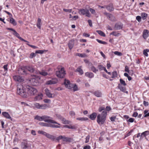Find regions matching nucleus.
<instances>
[{
    "instance_id": "obj_60",
    "label": "nucleus",
    "mask_w": 149,
    "mask_h": 149,
    "mask_svg": "<svg viewBox=\"0 0 149 149\" xmlns=\"http://www.w3.org/2000/svg\"><path fill=\"white\" fill-rule=\"evenodd\" d=\"M63 10L65 12H68L69 13L71 12L72 11V9H63Z\"/></svg>"
},
{
    "instance_id": "obj_5",
    "label": "nucleus",
    "mask_w": 149,
    "mask_h": 149,
    "mask_svg": "<svg viewBox=\"0 0 149 149\" xmlns=\"http://www.w3.org/2000/svg\"><path fill=\"white\" fill-rule=\"evenodd\" d=\"M42 120H44L45 122L51 123L53 124H56L59 125H60V124L57 123L55 121L50 119L51 118L49 116H42Z\"/></svg>"
},
{
    "instance_id": "obj_7",
    "label": "nucleus",
    "mask_w": 149,
    "mask_h": 149,
    "mask_svg": "<svg viewBox=\"0 0 149 149\" xmlns=\"http://www.w3.org/2000/svg\"><path fill=\"white\" fill-rule=\"evenodd\" d=\"M66 73L64 68H61L60 70L57 71L56 74L57 76L60 78H63L65 76Z\"/></svg>"
},
{
    "instance_id": "obj_52",
    "label": "nucleus",
    "mask_w": 149,
    "mask_h": 149,
    "mask_svg": "<svg viewBox=\"0 0 149 149\" xmlns=\"http://www.w3.org/2000/svg\"><path fill=\"white\" fill-rule=\"evenodd\" d=\"M72 88H73V90L74 91H77L78 90V87L75 84L74 85V84H73V86Z\"/></svg>"
},
{
    "instance_id": "obj_34",
    "label": "nucleus",
    "mask_w": 149,
    "mask_h": 149,
    "mask_svg": "<svg viewBox=\"0 0 149 149\" xmlns=\"http://www.w3.org/2000/svg\"><path fill=\"white\" fill-rule=\"evenodd\" d=\"M141 15L142 19L143 20H145L147 18L148 16V14L145 13H141Z\"/></svg>"
},
{
    "instance_id": "obj_29",
    "label": "nucleus",
    "mask_w": 149,
    "mask_h": 149,
    "mask_svg": "<svg viewBox=\"0 0 149 149\" xmlns=\"http://www.w3.org/2000/svg\"><path fill=\"white\" fill-rule=\"evenodd\" d=\"M149 134V131H146L141 134V136L142 138L146 137Z\"/></svg>"
},
{
    "instance_id": "obj_6",
    "label": "nucleus",
    "mask_w": 149,
    "mask_h": 149,
    "mask_svg": "<svg viewBox=\"0 0 149 149\" xmlns=\"http://www.w3.org/2000/svg\"><path fill=\"white\" fill-rule=\"evenodd\" d=\"M38 132L39 134L43 135L45 136L47 138L52 141H54L56 139L55 136L49 134L47 133L44 131L39 130L38 131Z\"/></svg>"
},
{
    "instance_id": "obj_9",
    "label": "nucleus",
    "mask_w": 149,
    "mask_h": 149,
    "mask_svg": "<svg viewBox=\"0 0 149 149\" xmlns=\"http://www.w3.org/2000/svg\"><path fill=\"white\" fill-rule=\"evenodd\" d=\"M39 124L41 126L45 127H50L52 128H59L60 127V126L54 124L52 125L50 124L47 123L43 122H40L39 123Z\"/></svg>"
},
{
    "instance_id": "obj_53",
    "label": "nucleus",
    "mask_w": 149,
    "mask_h": 149,
    "mask_svg": "<svg viewBox=\"0 0 149 149\" xmlns=\"http://www.w3.org/2000/svg\"><path fill=\"white\" fill-rule=\"evenodd\" d=\"M44 52V51L42 50H38L36 51V54H42Z\"/></svg>"
},
{
    "instance_id": "obj_25",
    "label": "nucleus",
    "mask_w": 149,
    "mask_h": 149,
    "mask_svg": "<svg viewBox=\"0 0 149 149\" xmlns=\"http://www.w3.org/2000/svg\"><path fill=\"white\" fill-rule=\"evenodd\" d=\"M97 116V113L95 112H94L90 115L89 118H90L91 120H94L96 118Z\"/></svg>"
},
{
    "instance_id": "obj_49",
    "label": "nucleus",
    "mask_w": 149,
    "mask_h": 149,
    "mask_svg": "<svg viewBox=\"0 0 149 149\" xmlns=\"http://www.w3.org/2000/svg\"><path fill=\"white\" fill-rule=\"evenodd\" d=\"M13 34L19 38V37H20L19 36V34L17 32H16L15 30L13 32Z\"/></svg>"
},
{
    "instance_id": "obj_61",
    "label": "nucleus",
    "mask_w": 149,
    "mask_h": 149,
    "mask_svg": "<svg viewBox=\"0 0 149 149\" xmlns=\"http://www.w3.org/2000/svg\"><path fill=\"white\" fill-rule=\"evenodd\" d=\"M8 65L7 64L3 66V68L4 69V71H7L8 70V69L7 68Z\"/></svg>"
},
{
    "instance_id": "obj_22",
    "label": "nucleus",
    "mask_w": 149,
    "mask_h": 149,
    "mask_svg": "<svg viewBox=\"0 0 149 149\" xmlns=\"http://www.w3.org/2000/svg\"><path fill=\"white\" fill-rule=\"evenodd\" d=\"M26 70H28L31 72H33L35 71V69L31 66H26Z\"/></svg>"
},
{
    "instance_id": "obj_13",
    "label": "nucleus",
    "mask_w": 149,
    "mask_h": 149,
    "mask_svg": "<svg viewBox=\"0 0 149 149\" xmlns=\"http://www.w3.org/2000/svg\"><path fill=\"white\" fill-rule=\"evenodd\" d=\"M19 74H27L26 70V66L19 68L18 70Z\"/></svg>"
},
{
    "instance_id": "obj_43",
    "label": "nucleus",
    "mask_w": 149,
    "mask_h": 149,
    "mask_svg": "<svg viewBox=\"0 0 149 149\" xmlns=\"http://www.w3.org/2000/svg\"><path fill=\"white\" fill-rule=\"evenodd\" d=\"M64 127H65L70 129H75V127L74 126L72 125H65L64 126Z\"/></svg>"
},
{
    "instance_id": "obj_46",
    "label": "nucleus",
    "mask_w": 149,
    "mask_h": 149,
    "mask_svg": "<svg viewBox=\"0 0 149 149\" xmlns=\"http://www.w3.org/2000/svg\"><path fill=\"white\" fill-rule=\"evenodd\" d=\"M120 83H121V84H122L124 86H125L126 85V84L125 82V81L123 80L122 79H120Z\"/></svg>"
},
{
    "instance_id": "obj_11",
    "label": "nucleus",
    "mask_w": 149,
    "mask_h": 149,
    "mask_svg": "<svg viewBox=\"0 0 149 149\" xmlns=\"http://www.w3.org/2000/svg\"><path fill=\"white\" fill-rule=\"evenodd\" d=\"M63 83L65 86L68 89L71 88L73 86V84H71L69 80L66 79H64Z\"/></svg>"
},
{
    "instance_id": "obj_35",
    "label": "nucleus",
    "mask_w": 149,
    "mask_h": 149,
    "mask_svg": "<svg viewBox=\"0 0 149 149\" xmlns=\"http://www.w3.org/2000/svg\"><path fill=\"white\" fill-rule=\"evenodd\" d=\"M99 34L102 36L105 37L106 36L105 34L102 31L100 30H97L96 31Z\"/></svg>"
},
{
    "instance_id": "obj_44",
    "label": "nucleus",
    "mask_w": 149,
    "mask_h": 149,
    "mask_svg": "<svg viewBox=\"0 0 149 149\" xmlns=\"http://www.w3.org/2000/svg\"><path fill=\"white\" fill-rule=\"evenodd\" d=\"M39 74L43 76H45L48 75V73L45 71H42L39 72Z\"/></svg>"
},
{
    "instance_id": "obj_50",
    "label": "nucleus",
    "mask_w": 149,
    "mask_h": 149,
    "mask_svg": "<svg viewBox=\"0 0 149 149\" xmlns=\"http://www.w3.org/2000/svg\"><path fill=\"white\" fill-rule=\"evenodd\" d=\"M117 74L116 71H114L112 72V78H113L117 76Z\"/></svg>"
},
{
    "instance_id": "obj_17",
    "label": "nucleus",
    "mask_w": 149,
    "mask_h": 149,
    "mask_svg": "<svg viewBox=\"0 0 149 149\" xmlns=\"http://www.w3.org/2000/svg\"><path fill=\"white\" fill-rule=\"evenodd\" d=\"M21 147L22 149H26L29 147L27 141L26 140H23L21 144Z\"/></svg>"
},
{
    "instance_id": "obj_21",
    "label": "nucleus",
    "mask_w": 149,
    "mask_h": 149,
    "mask_svg": "<svg viewBox=\"0 0 149 149\" xmlns=\"http://www.w3.org/2000/svg\"><path fill=\"white\" fill-rule=\"evenodd\" d=\"M74 44V40H70L68 43V45L69 48L70 49H71L73 47Z\"/></svg>"
},
{
    "instance_id": "obj_63",
    "label": "nucleus",
    "mask_w": 149,
    "mask_h": 149,
    "mask_svg": "<svg viewBox=\"0 0 149 149\" xmlns=\"http://www.w3.org/2000/svg\"><path fill=\"white\" fill-rule=\"evenodd\" d=\"M116 118V116H113L111 117L110 118V120L111 121H114L115 120Z\"/></svg>"
},
{
    "instance_id": "obj_16",
    "label": "nucleus",
    "mask_w": 149,
    "mask_h": 149,
    "mask_svg": "<svg viewBox=\"0 0 149 149\" xmlns=\"http://www.w3.org/2000/svg\"><path fill=\"white\" fill-rule=\"evenodd\" d=\"M104 14L106 15L107 17L111 21H114L115 20V17L111 14L108 13L107 12H104Z\"/></svg>"
},
{
    "instance_id": "obj_48",
    "label": "nucleus",
    "mask_w": 149,
    "mask_h": 149,
    "mask_svg": "<svg viewBox=\"0 0 149 149\" xmlns=\"http://www.w3.org/2000/svg\"><path fill=\"white\" fill-rule=\"evenodd\" d=\"M114 53L115 55L118 56H121L122 55V54L121 52L118 51H115L114 52Z\"/></svg>"
},
{
    "instance_id": "obj_51",
    "label": "nucleus",
    "mask_w": 149,
    "mask_h": 149,
    "mask_svg": "<svg viewBox=\"0 0 149 149\" xmlns=\"http://www.w3.org/2000/svg\"><path fill=\"white\" fill-rule=\"evenodd\" d=\"M89 10L91 12L92 14L95 15L96 13L95 10L92 8H90Z\"/></svg>"
},
{
    "instance_id": "obj_4",
    "label": "nucleus",
    "mask_w": 149,
    "mask_h": 149,
    "mask_svg": "<svg viewBox=\"0 0 149 149\" xmlns=\"http://www.w3.org/2000/svg\"><path fill=\"white\" fill-rule=\"evenodd\" d=\"M79 13L81 15H85L86 16L90 17L91 14L89 12V10L86 9H80L79 10Z\"/></svg>"
},
{
    "instance_id": "obj_45",
    "label": "nucleus",
    "mask_w": 149,
    "mask_h": 149,
    "mask_svg": "<svg viewBox=\"0 0 149 149\" xmlns=\"http://www.w3.org/2000/svg\"><path fill=\"white\" fill-rule=\"evenodd\" d=\"M96 40L97 41L99 42L100 43L103 44L104 45H106L107 44V42H105V41H103L101 40H100L98 39H97Z\"/></svg>"
},
{
    "instance_id": "obj_62",
    "label": "nucleus",
    "mask_w": 149,
    "mask_h": 149,
    "mask_svg": "<svg viewBox=\"0 0 149 149\" xmlns=\"http://www.w3.org/2000/svg\"><path fill=\"white\" fill-rule=\"evenodd\" d=\"M138 116V113L136 112H135L132 115L133 117H136Z\"/></svg>"
},
{
    "instance_id": "obj_42",
    "label": "nucleus",
    "mask_w": 149,
    "mask_h": 149,
    "mask_svg": "<svg viewBox=\"0 0 149 149\" xmlns=\"http://www.w3.org/2000/svg\"><path fill=\"white\" fill-rule=\"evenodd\" d=\"M148 110H145L144 111V113L145 115L144 116V117H146L149 116V112H148Z\"/></svg>"
},
{
    "instance_id": "obj_26",
    "label": "nucleus",
    "mask_w": 149,
    "mask_h": 149,
    "mask_svg": "<svg viewBox=\"0 0 149 149\" xmlns=\"http://www.w3.org/2000/svg\"><path fill=\"white\" fill-rule=\"evenodd\" d=\"M118 88L120 91L125 93L126 91V88L125 86H123L120 84H119L118 85Z\"/></svg>"
},
{
    "instance_id": "obj_2",
    "label": "nucleus",
    "mask_w": 149,
    "mask_h": 149,
    "mask_svg": "<svg viewBox=\"0 0 149 149\" xmlns=\"http://www.w3.org/2000/svg\"><path fill=\"white\" fill-rule=\"evenodd\" d=\"M107 112L106 111H104L101 114H99L97 116V122L100 125L104 124L106 119Z\"/></svg>"
},
{
    "instance_id": "obj_15",
    "label": "nucleus",
    "mask_w": 149,
    "mask_h": 149,
    "mask_svg": "<svg viewBox=\"0 0 149 149\" xmlns=\"http://www.w3.org/2000/svg\"><path fill=\"white\" fill-rule=\"evenodd\" d=\"M45 92L46 95L49 98H52L54 97L53 94L51 93V91L48 89L46 88L45 90Z\"/></svg>"
},
{
    "instance_id": "obj_1",
    "label": "nucleus",
    "mask_w": 149,
    "mask_h": 149,
    "mask_svg": "<svg viewBox=\"0 0 149 149\" xmlns=\"http://www.w3.org/2000/svg\"><path fill=\"white\" fill-rule=\"evenodd\" d=\"M17 93L23 97H28L26 86H23L21 84H18L17 88Z\"/></svg>"
},
{
    "instance_id": "obj_39",
    "label": "nucleus",
    "mask_w": 149,
    "mask_h": 149,
    "mask_svg": "<svg viewBox=\"0 0 149 149\" xmlns=\"http://www.w3.org/2000/svg\"><path fill=\"white\" fill-rule=\"evenodd\" d=\"M149 52V49H146L144 50L143 51V54L145 55L146 56H148V54L147 52Z\"/></svg>"
},
{
    "instance_id": "obj_12",
    "label": "nucleus",
    "mask_w": 149,
    "mask_h": 149,
    "mask_svg": "<svg viewBox=\"0 0 149 149\" xmlns=\"http://www.w3.org/2000/svg\"><path fill=\"white\" fill-rule=\"evenodd\" d=\"M58 81V80L57 79L53 78L51 80L46 81L45 84L46 85L54 84H56Z\"/></svg>"
},
{
    "instance_id": "obj_59",
    "label": "nucleus",
    "mask_w": 149,
    "mask_h": 149,
    "mask_svg": "<svg viewBox=\"0 0 149 149\" xmlns=\"http://www.w3.org/2000/svg\"><path fill=\"white\" fill-rule=\"evenodd\" d=\"M104 109L105 107H99L98 111L99 112H101L102 110H104Z\"/></svg>"
},
{
    "instance_id": "obj_41",
    "label": "nucleus",
    "mask_w": 149,
    "mask_h": 149,
    "mask_svg": "<svg viewBox=\"0 0 149 149\" xmlns=\"http://www.w3.org/2000/svg\"><path fill=\"white\" fill-rule=\"evenodd\" d=\"M110 34L116 36H118L120 35V34L116 31H113Z\"/></svg>"
},
{
    "instance_id": "obj_32",
    "label": "nucleus",
    "mask_w": 149,
    "mask_h": 149,
    "mask_svg": "<svg viewBox=\"0 0 149 149\" xmlns=\"http://www.w3.org/2000/svg\"><path fill=\"white\" fill-rule=\"evenodd\" d=\"M94 95L97 97H101L102 96V93L101 92L97 91L94 92Z\"/></svg>"
},
{
    "instance_id": "obj_40",
    "label": "nucleus",
    "mask_w": 149,
    "mask_h": 149,
    "mask_svg": "<svg viewBox=\"0 0 149 149\" xmlns=\"http://www.w3.org/2000/svg\"><path fill=\"white\" fill-rule=\"evenodd\" d=\"M91 70L92 71L95 73H96L98 71V70L97 69H96L93 66H91Z\"/></svg>"
},
{
    "instance_id": "obj_23",
    "label": "nucleus",
    "mask_w": 149,
    "mask_h": 149,
    "mask_svg": "<svg viewBox=\"0 0 149 149\" xmlns=\"http://www.w3.org/2000/svg\"><path fill=\"white\" fill-rule=\"evenodd\" d=\"M85 75L89 78H92L94 77V74L91 72H86Z\"/></svg>"
},
{
    "instance_id": "obj_24",
    "label": "nucleus",
    "mask_w": 149,
    "mask_h": 149,
    "mask_svg": "<svg viewBox=\"0 0 149 149\" xmlns=\"http://www.w3.org/2000/svg\"><path fill=\"white\" fill-rule=\"evenodd\" d=\"M63 141L68 142H70L72 141V139L70 138L66 137L65 136H63Z\"/></svg>"
},
{
    "instance_id": "obj_19",
    "label": "nucleus",
    "mask_w": 149,
    "mask_h": 149,
    "mask_svg": "<svg viewBox=\"0 0 149 149\" xmlns=\"http://www.w3.org/2000/svg\"><path fill=\"white\" fill-rule=\"evenodd\" d=\"M149 31L147 29H144L143 32V38L146 39L149 36Z\"/></svg>"
},
{
    "instance_id": "obj_28",
    "label": "nucleus",
    "mask_w": 149,
    "mask_h": 149,
    "mask_svg": "<svg viewBox=\"0 0 149 149\" xmlns=\"http://www.w3.org/2000/svg\"><path fill=\"white\" fill-rule=\"evenodd\" d=\"M61 117L60 118V119L62 121V123L64 124H69V121L68 120H66L65 119L63 118L61 116H60Z\"/></svg>"
},
{
    "instance_id": "obj_56",
    "label": "nucleus",
    "mask_w": 149,
    "mask_h": 149,
    "mask_svg": "<svg viewBox=\"0 0 149 149\" xmlns=\"http://www.w3.org/2000/svg\"><path fill=\"white\" fill-rule=\"evenodd\" d=\"M43 101L45 103H49L51 102V100L48 99H45L43 100Z\"/></svg>"
},
{
    "instance_id": "obj_54",
    "label": "nucleus",
    "mask_w": 149,
    "mask_h": 149,
    "mask_svg": "<svg viewBox=\"0 0 149 149\" xmlns=\"http://www.w3.org/2000/svg\"><path fill=\"white\" fill-rule=\"evenodd\" d=\"M90 138V136L89 135H88L86 138V141H85V143H87L89 142Z\"/></svg>"
},
{
    "instance_id": "obj_64",
    "label": "nucleus",
    "mask_w": 149,
    "mask_h": 149,
    "mask_svg": "<svg viewBox=\"0 0 149 149\" xmlns=\"http://www.w3.org/2000/svg\"><path fill=\"white\" fill-rule=\"evenodd\" d=\"M91 148V147L90 146L87 145L86 146H84L83 149H90Z\"/></svg>"
},
{
    "instance_id": "obj_31",
    "label": "nucleus",
    "mask_w": 149,
    "mask_h": 149,
    "mask_svg": "<svg viewBox=\"0 0 149 149\" xmlns=\"http://www.w3.org/2000/svg\"><path fill=\"white\" fill-rule=\"evenodd\" d=\"M106 8L108 10L110 11H112L113 10L112 5L111 4H109L107 6H106Z\"/></svg>"
},
{
    "instance_id": "obj_33",
    "label": "nucleus",
    "mask_w": 149,
    "mask_h": 149,
    "mask_svg": "<svg viewBox=\"0 0 149 149\" xmlns=\"http://www.w3.org/2000/svg\"><path fill=\"white\" fill-rule=\"evenodd\" d=\"M10 22L14 26H15L17 24V22L15 19L11 17L10 19Z\"/></svg>"
},
{
    "instance_id": "obj_14",
    "label": "nucleus",
    "mask_w": 149,
    "mask_h": 149,
    "mask_svg": "<svg viewBox=\"0 0 149 149\" xmlns=\"http://www.w3.org/2000/svg\"><path fill=\"white\" fill-rule=\"evenodd\" d=\"M14 79L18 82H22L24 81V79L21 76L19 75H15L13 77Z\"/></svg>"
},
{
    "instance_id": "obj_36",
    "label": "nucleus",
    "mask_w": 149,
    "mask_h": 149,
    "mask_svg": "<svg viewBox=\"0 0 149 149\" xmlns=\"http://www.w3.org/2000/svg\"><path fill=\"white\" fill-rule=\"evenodd\" d=\"M77 120L80 121H86L88 120V119L87 118L84 117H79L77 118Z\"/></svg>"
},
{
    "instance_id": "obj_47",
    "label": "nucleus",
    "mask_w": 149,
    "mask_h": 149,
    "mask_svg": "<svg viewBox=\"0 0 149 149\" xmlns=\"http://www.w3.org/2000/svg\"><path fill=\"white\" fill-rule=\"evenodd\" d=\"M97 67L101 71L103 70L105 67H103L102 65H98Z\"/></svg>"
},
{
    "instance_id": "obj_37",
    "label": "nucleus",
    "mask_w": 149,
    "mask_h": 149,
    "mask_svg": "<svg viewBox=\"0 0 149 149\" xmlns=\"http://www.w3.org/2000/svg\"><path fill=\"white\" fill-rule=\"evenodd\" d=\"M77 72H79L80 75H82L83 73V71L82 70L80 67H78L76 70Z\"/></svg>"
},
{
    "instance_id": "obj_58",
    "label": "nucleus",
    "mask_w": 149,
    "mask_h": 149,
    "mask_svg": "<svg viewBox=\"0 0 149 149\" xmlns=\"http://www.w3.org/2000/svg\"><path fill=\"white\" fill-rule=\"evenodd\" d=\"M143 104L145 107L148 106L149 105V103L148 102L145 101H144L143 102Z\"/></svg>"
},
{
    "instance_id": "obj_38",
    "label": "nucleus",
    "mask_w": 149,
    "mask_h": 149,
    "mask_svg": "<svg viewBox=\"0 0 149 149\" xmlns=\"http://www.w3.org/2000/svg\"><path fill=\"white\" fill-rule=\"evenodd\" d=\"M42 116H40L38 115L36 116L34 118L35 119L38 120L39 121H42Z\"/></svg>"
},
{
    "instance_id": "obj_20",
    "label": "nucleus",
    "mask_w": 149,
    "mask_h": 149,
    "mask_svg": "<svg viewBox=\"0 0 149 149\" xmlns=\"http://www.w3.org/2000/svg\"><path fill=\"white\" fill-rule=\"evenodd\" d=\"M2 114L4 117L6 118L10 119L11 120H12V118L8 112H3L2 113Z\"/></svg>"
},
{
    "instance_id": "obj_8",
    "label": "nucleus",
    "mask_w": 149,
    "mask_h": 149,
    "mask_svg": "<svg viewBox=\"0 0 149 149\" xmlns=\"http://www.w3.org/2000/svg\"><path fill=\"white\" fill-rule=\"evenodd\" d=\"M39 77L35 76L33 78H31L30 81L31 84L33 86H37L39 84L38 81L40 79Z\"/></svg>"
},
{
    "instance_id": "obj_10",
    "label": "nucleus",
    "mask_w": 149,
    "mask_h": 149,
    "mask_svg": "<svg viewBox=\"0 0 149 149\" xmlns=\"http://www.w3.org/2000/svg\"><path fill=\"white\" fill-rule=\"evenodd\" d=\"M34 105L36 108L39 109H45L47 107V105L45 104H40L38 103H35L34 104Z\"/></svg>"
},
{
    "instance_id": "obj_55",
    "label": "nucleus",
    "mask_w": 149,
    "mask_h": 149,
    "mask_svg": "<svg viewBox=\"0 0 149 149\" xmlns=\"http://www.w3.org/2000/svg\"><path fill=\"white\" fill-rule=\"evenodd\" d=\"M63 136H60L58 137H57L56 138V137H55V138L56 139H55H55H56L57 141H59V140H60L61 139H62L63 140Z\"/></svg>"
},
{
    "instance_id": "obj_30",
    "label": "nucleus",
    "mask_w": 149,
    "mask_h": 149,
    "mask_svg": "<svg viewBox=\"0 0 149 149\" xmlns=\"http://www.w3.org/2000/svg\"><path fill=\"white\" fill-rule=\"evenodd\" d=\"M41 20L40 18H38L37 20V22L36 24L37 27L39 29H41Z\"/></svg>"
},
{
    "instance_id": "obj_57",
    "label": "nucleus",
    "mask_w": 149,
    "mask_h": 149,
    "mask_svg": "<svg viewBox=\"0 0 149 149\" xmlns=\"http://www.w3.org/2000/svg\"><path fill=\"white\" fill-rule=\"evenodd\" d=\"M136 19L139 22H140L141 21V17L140 16H138L136 17Z\"/></svg>"
},
{
    "instance_id": "obj_3",
    "label": "nucleus",
    "mask_w": 149,
    "mask_h": 149,
    "mask_svg": "<svg viewBox=\"0 0 149 149\" xmlns=\"http://www.w3.org/2000/svg\"><path fill=\"white\" fill-rule=\"evenodd\" d=\"M26 88L28 94V97L29 95H34L37 94L38 91L37 89L33 87L29 86H26Z\"/></svg>"
},
{
    "instance_id": "obj_27",
    "label": "nucleus",
    "mask_w": 149,
    "mask_h": 149,
    "mask_svg": "<svg viewBox=\"0 0 149 149\" xmlns=\"http://www.w3.org/2000/svg\"><path fill=\"white\" fill-rule=\"evenodd\" d=\"M43 96L42 94H39L36 96L34 98V100L35 101H38L41 100Z\"/></svg>"
},
{
    "instance_id": "obj_18",
    "label": "nucleus",
    "mask_w": 149,
    "mask_h": 149,
    "mask_svg": "<svg viewBox=\"0 0 149 149\" xmlns=\"http://www.w3.org/2000/svg\"><path fill=\"white\" fill-rule=\"evenodd\" d=\"M123 26L122 23L120 22L117 23L115 24V28L116 30H120L123 28Z\"/></svg>"
}]
</instances>
